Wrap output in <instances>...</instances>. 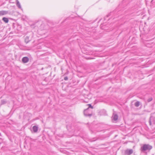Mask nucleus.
Returning a JSON list of instances; mask_svg holds the SVG:
<instances>
[{
    "label": "nucleus",
    "mask_w": 155,
    "mask_h": 155,
    "mask_svg": "<svg viewBox=\"0 0 155 155\" xmlns=\"http://www.w3.org/2000/svg\"><path fill=\"white\" fill-rule=\"evenodd\" d=\"M152 148V146L148 144H144L141 147L140 150L142 152H145L146 151H149Z\"/></svg>",
    "instance_id": "obj_1"
},
{
    "label": "nucleus",
    "mask_w": 155,
    "mask_h": 155,
    "mask_svg": "<svg viewBox=\"0 0 155 155\" xmlns=\"http://www.w3.org/2000/svg\"><path fill=\"white\" fill-rule=\"evenodd\" d=\"M133 150L132 149H127L124 151V153L126 155H130L133 153Z\"/></svg>",
    "instance_id": "obj_2"
},
{
    "label": "nucleus",
    "mask_w": 155,
    "mask_h": 155,
    "mask_svg": "<svg viewBox=\"0 0 155 155\" xmlns=\"http://www.w3.org/2000/svg\"><path fill=\"white\" fill-rule=\"evenodd\" d=\"M89 110H88V108H87L84 110V114L85 116H91L92 115L91 113H89Z\"/></svg>",
    "instance_id": "obj_3"
},
{
    "label": "nucleus",
    "mask_w": 155,
    "mask_h": 155,
    "mask_svg": "<svg viewBox=\"0 0 155 155\" xmlns=\"http://www.w3.org/2000/svg\"><path fill=\"white\" fill-rule=\"evenodd\" d=\"M29 60V59L28 57H24L22 58V61L24 63H26L28 62Z\"/></svg>",
    "instance_id": "obj_4"
},
{
    "label": "nucleus",
    "mask_w": 155,
    "mask_h": 155,
    "mask_svg": "<svg viewBox=\"0 0 155 155\" xmlns=\"http://www.w3.org/2000/svg\"><path fill=\"white\" fill-rule=\"evenodd\" d=\"M16 5L18 8L20 9L21 10H23V9L21 8V4L18 0H16Z\"/></svg>",
    "instance_id": "obj_5"
},
{
    "label": "nucleus",
    "mask_w": 155,
    "mask_h": 155,
    "mask_svg": "<svg viewBox=\"0 0 155 155\" xmlns=\"http://www.w3.org/2000/svg\"><path fill=\"white\" fill-rule=\"evenodd\" d=\"M112 118L113 120L115 121H116L118 119V116L117 114H114L112 116Z\"/></svg>",
    "instance_id": "obj_6"
},
{
    "label": "nucleus",
    "mask_w": 155,
    "mask_h": 155,
    "mask_svg": "<svg viewBox=\"0 0 155 155\" xmlns=\"http://www.w3.org/2000/svg\"><path fill=\"white\" fill-rule=\"evenodd\" d=\"M8 12L5 11H0V17L3 15H6Z\"/></svg>",
    "instance_id": "obj_7"
},
{
    "label": "nucleus",
    "mask_w": 155,
    "mask_h": 155,
    "mask_svg": "<svg viewBox=\"0 0 155 155\" xmlns=\"http://www.w3.org/2000/svg\"><path fill=\"white\" fill-rule=\"evenodd\" d=\"M32 129L34 132H36L38 130V127L35 126L33 127Z\"/></svg>",
    "instance_id": "obj_8"
},
{
    "label": "nucleus",
    "mask_w": 155,
    "mask_h": 155,
    "mask_svg": "<svg viewBox=\"0 0 155 155\" xmlns=\"http://www.w3.org/2000/svg\"><path fill=\"white\" fill-rule=\"evenodd\" d=\"M2 20L5 23H8V19L6 17H3Z\"/></svg>",
    "instance_id": "obj_9"
},
{
    "label": "nucleus",
    "mask_w": 155,
    "mask_h": 155,
    "mask_svg": "<svg viewBox=\"0 0 155 155\" xmlns=\"http://www.w3.org/2000/svg\"><path fill=\"white\" fill-rule=\"evenodd\" d=\"M30 41L29 40V37L27 36H26L25 39V41L26 43H28Z\"/></svg>",
    "instance_id": "obj_10"
},
{
    "label": "nucleus",
    "mask_w": 155,
    "mask_h": 155,
    "mask_svg": "<svg viewBox=\"0 0 155 155\" xmlns=\"http://www.w3.org/2000/svg\"><path fill=\"white\" fill-rule=\"evenodd\" d=\"M140 102L138 101L136 102L135 103V106L136 107H138L140 105Z\"/></svg>",
    "instance_id": "obj_11"
},
{
    "label": "nucleus",
    "mask_w": 155,
    "mask_h": 155,
    "mask_svg": "<svg viewBox=\"0 0 155 155\" xmlns=\"http://www.w3.org/2000/svg\"><path fill=\"white\" fill-rule=\"evenodd\" d=\"M88 110H89V108H91L92 109L93 108V106H92L91 104H88Z\"/></svg>",
    "instance_id": "obj_12"
},
{
    "label": "nucleus",
    "mask_w": 155,
    "mask_h": 155,
    "mask_svg": "<svg viewBox=\"0 0 155 155\" xmlns=\"http://www.w3.org/2000/svg\"><path fill=\"white\" fill-rule=\"evenodd\" d=\"M152 118H153V117H150V125L151 124V120H152Z\"/></svg>",
    "instance_id": "obj_13"
},
{
    "label": "nucleus",
    "mask_w": 155,
    "mask_h": 155,
    "mask_svg": "<svg viewBox=\"0 0 155 155\" xmlns=\"http://www.w3.org/2000/svg\"><path fill=\"white\" fill-rule=\"evenodd\" d=\"M1 103L2 104H3L6 103V101L4 100H2L1 101Z\"/></svg>",
    "instance_id": "obj_14"
},
{
    "label": "nucleus",
    "mask_w": 155,
    "mask_h": 155,
    "mask_svg": "<svg viewBox=\"0 0 155 155\" xmlns=\"http://www.w3.org/2000/svg\"><path fill=\"white\" fill-rule=\"evenodd\" d=\"M64 80H68V78L67 77H65L64 78Z\"/></svg>",
    "instance_id": "obj_15"
},
{
    "label": "nucleus",
    "mask_w": 155,
    "mask_h": 155,
    "mask_svg": "<svg viewBox=\"0 0 155 155\" xmlns=\"http://www.w3.org/2000/svg\"><path fill=\"white\" fill-rule=\"evenodd\" d=\"M151 100H152V99H151V100H150V101H150Z\"/></svg>",
    "instance_id": "obj_16"
},
{
    "label": "nucleus",
    "mask_w": 155,
    "mask_h": 155,
    "mask_svg": "<svg viewBox=\"0 0 155 155\" xmlns=\"http://www.w3.org/2000/svg\"><path fill=\"white\" fill-rule=\"evenodd\" d=\"M153 0H152V1H151V2H152Z\"/></svg>",
    "instance_id": "obj_17"
},
{
    "label": "nucleus",
    "mask_w": 155,
    "mask_h": 155,
    "mask_svg": "<svg viewBox=\"0 0 155 155\" xmlns=\"http://www.w3.org/2000/svg\"><path fill=\"white\" fill-rule=\"evenodd\" d=\"M0 21H1V20H0Z\"/></svg>",
    "instance_id": "obj_18"
}]
</instances>
